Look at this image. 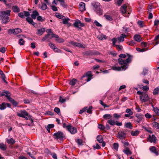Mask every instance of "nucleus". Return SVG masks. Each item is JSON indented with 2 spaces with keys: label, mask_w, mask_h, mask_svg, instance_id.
Masks as SVG:
<instances>
[{
  "label": "nucleus",
  "mask_w": 159,
  "mask_h": 159,
  "mask_svg": "<svg viewBox=\"0 0 159 159\" xmlns=\"http://www.w3.org/2000/svg\"><path fill=\"white\" fill-rule=\"evenodd\" d=\"M119 57L118 63L123 70H125L128 68V64L131 62L132 56L128 54H121L119 55Z\"/></svg>",
  "instance_id": "nucleus-1"
},
{
  "label": "nucleus",
  "mask_w": 159,
  "mask_h": 159,
  "mask_svg": "<svg viewBox=\"0 0 159 159\" xmlns=\"http://www.w3.org/2000/svg\"><path fill=\"white\" fill-rule=\"evenodd\" d=\"M11 10H8L0 12V20L2 24H6L9 22V16L10 15Z\"/></svg>",
  "instance_id": "nucleus-2"
},
{
  "label": "nucleus",
  "mask_w": 159,
  "mask_h": 159,
  "mask_svg": "<svg viewBox=\"0 0 159 159\" xmlns=\"http://www.w3.org/2000/svg\"><path fill=\"white\" fill-rule=\"evenodd\" d=\"M53 136L54 139H59L60 140L62 139L64 136V134L61 131H58L55 133Z\"/></svg>",
  "instance_id": "nucleus-3"
},
{
  "label": "nucleus",
  "mask_w": 159,
  "mask_h": 159,
  "mask_svg": "<svg viewBox=\"0 0 159 159\" xmlns=\"http://www.w3.org/2000/svg\"><path fill=\"white\" fill-rule=\"evenodd\" d=\"M22 31V30L19 28H16L14 29H10L8 30V33L9 34H17Z\"/></svg>",
  "instance_id": "nucleus-4"
},
{
  "label": "nucleus",
  "mask_w": 159,
  "mask_h": 159,
  "mask_svg": "<svg viewBox=\"0 0 159 159\" xmlns=\"http://www.w3.org/2000/svg\"><path fill=\"white\" fill-rule=\"evenodd\" d=\"M139 98L141 102H144L149 100V97L148 95L146 93H143L141 96H140Z\"/></svg>",
  "instance_id": "nucleus-5"
},
{
  "label": "nucleus",
  "mask_w": 159,
  "mask_h": 159,
  "mask_svg": "<svg viewBox=\"0 0 159 159\" xmlns=\"http://www.w3.org/2000/svg\"><path fill=\"white\" fill-rule=\"evenodd\" d=\"M28 113L25 110H21L16 113L17 115L20 117H25V116H28Z\"/></svg>",
  "instance_id": "nucleus-6"
},
{
  "label": "nucleus",
  "mask_w": 159,
  "mask_h": 159,
  "mask_svg": "<svg viewBox=\"0 0 159 159\" xmlns=\"http://www.w3.org/2000/svg\"><path fill=\"white\" fill-rule=\"evenodd\" d=\"M147 139L148 141L151 143H155L156 142L157 138L154 134H152V135H149Z\"/></svg>",
  "instance_id": "nucleus-7"
},
{
  "label": "nucleus",
  "mask_w": 159,
  "mask_h": 159,
  "mask_svg": "<svg viewBox=\"0 0 159 159\" xmlns=\"http://www.w3.org/2000/svg\"><path fill=\"white\" fill-rule=\"evenodd\" d=\"M74 26L78 28H80L84 26V24L82 23L79 20L76 21L74 23Z\"/></svg>",
  "instance_id": "nucleus-8"
},
{
  "label": "nucleus",
  "mask_w": 159,
  "mask_h": 159,
  "mask_svg": "<svg viewBox=\"0 0 159 159\" xmlns=\"http://www.w3.org/2000/svg\"><path fill=\"white\" fill-rule=\"evenodd\" d=\"M18 15L20 17L23 18L24 16H28L30 15V13L28 11H24L19 13Z\"/></svg>",
  "instance_id": "nucleus-9"
},
{
  "label": "nucleus",
  "mask_w": 159,
  "mask_h": 159,
  "mask_svg": "<svg viewBox=\"0 0 159 159\" xmlns=\"http://www.w3.org/2000/svg\"><path fill=\"white\" fill-rule=\"evenodd\" d=\"M68 130L72 134H74L77 132L76 129L73 126L70 125L69 127L68 128Z\"/></svg>",
  "instance_id": "nucleus-10"
},
{
  "label": "nucleus",
  "mask_w": 159,
  "mask_h": 159,
  "mask_svg": "<svg viewBox=\"0 0 159 159\" xmlns=\"http://www.w3.org/2000/svg\"><path fill=\"white\" fill-rule=\"evenodd\" d=\"M112 44L114 46H115L116 48L119 49L120 50H121L122 48V47L121 46L116 45V43L117 41V39L116 38H114L112 39Z\"/></svg>",
  "instance_id": "nucleus-11"
},
{
  "label": "nucleus",
  "mask_w": 159,
  "mask_h": 159,
  "mask_svg": "<svg viewBox=\"0 0 159 159\" xmlns=\"http://www.w3.org/2000/svg\"><path fill=\"white\" fill-rule=\"evenodd\" d=\"M48 45L52 49H53L55 52H61V51L55 46L54 44L50 42L48 43Z\"/></svg>",
  "instance_id": "nucleus-12"
},
{
  "label": "nucleus",
  "mask_w": 159,
  "mask_h": 159,
  "mask_svg": "<svg viewBox=\"0 0 159 159\" xmlns=\"http://www.w3.org/2000/svg\"><path fill=\"white\" fill-rule=\"evenodd\" d=\"M126 136V134L123 132H119L117 135V137L121 139H124Z\"/></svg>",
  "instance_id": "nucleus-13"
},
{
  "label": "nucleus",
  "mask_w": 159,
  "mask_h": 159,
  "mask_svg": "<svg viewBox=\"0 0 159 159\" xmlns=\"http://www.w3.org/2000/svg\"><path fill=\"white\" fill-rule=\"evenodd\" d=\"M79 9L81 11L85 10V4L82 2H80L79 5Z\"/></svg>",
  "instance_id": "nucleus-14"
},
{
  "label": "nucleus",
  "mask_w": 159,
  "mask_h": 159,
  "mask_svg": "<svg viewBox=\"0 0 159 159\" xmlns=\"http://www.w3.org/2000/svg\"><path fill=\"white\" fill-rule=\"evenodd\" d=\"M95 11L99 15L102 14V11L101 10L100 6H98L97 7H95Z\"/></svg>",
  "instance_id": "nucleus-15"
},
{
  "label": "nucleus",
  "mask_w": 159,
  "mask_h": 159,
  "mask_svg": "<svg viewBox=\"0 0 159 159\" xmlns=\"http://www.w3.org/2000/svg\"><path fill=\"white\" fill-rule=\"evenodd\" d=\"M127 6L126 5L124 4L120 7V9L122 14L123 15L126 13Z\"/></svg>",
  "instance_id": "nucleus-16"
},
{
  "label": "nucleus",
  "mask_w": 159,
  "mask_h": 159,
  "mask_svg": "<svg viewBox=\"0 0 159 159\" xmlns=\"http://www.w3.org/2000/svg\"><path fill=\"white\" fill-rule=\"evenodd\" d=\"M126 37V35L124 34H121L120 36L118 37L117 38V39L118 41V43H120V42H123L125 38Z\"/></svg>",
  "instance_id": "nucleus-17"
},
{
  "label": "nucleus",
  "mask_w": 159,
  "mask_h": 159,
  "mask_svg": "<svg viewBox=\"0 0 159 159\" xmlns=\"http://www.w3.org/2000/svg\"><path fill=\"white\" fill-rule=\"evenodd\" d=\"M70 43L71 44H72L73 46H75L78 47H80L82 48H84L81 43H79L75 42L73 41H71Z\"/></svg>",
  "instance_id": "nucleus-18"
},
{
  "label": "nucleus",
  "mask_w": 159,
  "mask_h": 159,
  "mask_svg": "<svg viewBox=\"0 0 159 159\" xmlns=\"http://www.w3.org/2000/svg\"><path fill=\"white\" fill-rule=\"evenodd\" d=\"M45 28H43L40 29H38L37 30V32L36 33V34H39V35H41L45 32Z\"/></svg>",
  "instance_id": "nucleus-19"
},
{
  "label": "nucleus",
  "mask_w": 159,
  "mask_h": 159,
  "mask_svg": "<svg viewBox=\"0 0 159 159\" xmlns=\"http://www.w3.org/2000/svg\"><path fill=\"white\" fill-rule=\"evenodd\" d=\"M10 93L8 91H5L2 92V93L1 94V96H5L7 98L10 96Z\"/></svg>",
  "instance_id": "nucleus-20"
},
{
  "label": "nucleus",
  "mask_w": 159,
  "mask_h": 159,
  "mask_svg": "<svg viewBox=\"0 0 159 159\" xmlns=\"http://www.w3.org/2000/svg\"><path fill=\"white\" fill-rule=\"evenodd\" d=\"M143 115L140 114H137L136 115V117L137 119L136 120L137 122L138 123H139L142 120L143 118Z\"/></svg>",
  "instance_id": "nucleus-21"
},
{
  "label": "nucleus",
  "mask_w": 159,
  "mask_h": 159,
  "mask_svg": "<svg viewBox=\"0 0 159 159\" xmlns=\"http://www.w3.org/2000/svg\"><path fill=\"white\" fill-rule=\"evenodd\" d=\"M0 75L1 76V78L2 79V80L5 83H7V82L5 80L6 79V77L5 76V74L0 69Z\"/></svg>",
  "instance_id": "nucleus-22"
},
{
  "label": "nucleus",
  "mask_w": 159,
  "mask_h": 159,
  "mask_svg": "<svg viewBox=\"0 0 159 159\" xmlns=\"http://www.w3.org/2000/svg\"><path fill=\"white\" fill-rule=\"evenodd\" d=\"M123 152L127 155H131L132 152L130 151L129 149L127 147L125 148V149L123 150Z\"/></svg>",
  "instance_id": "nucleus-23"
},
{
  "label": "nucleus",
  "mask_w": 159,
  "mask_h": 159,
  "mask_svg": "<svg viewBox=\"0 0 159 159\" xmlns=\"http://www.w3.org/2000/svg\"><path fill=\"white\" fill-rule=\"evenodd\" d=\"M39 15V13L36 11H35L33 12L32 14L31 15V17L33 19H35L36 17Z\"/></svg>",
  "instance_id": "nucleus-24"
},
{
  "label": "nucleus",
  "mask_w": 159,
  "mask_h": 159,
  "mask_svg": "<svg viewBox=\"0 0 159 159\" xmlns=\"http://www.w3.org/2000/svg\"><path fill=\"white\" fill-rule=\"evenodd\" d=\"M97 38L100 40L105 39L107 38L106 36L102 34H100L98 35Z\"/></svg>",
  "instance_id": "nucleus-25"
},
{
  "label": "nucleus",
  "mask_w": 159,
  "mask_h": 159,
  "mask_svg": "<svg viewBox=\"0 0 159 159\" xmlns=\"http://www.w3.org/2000/svg\"><path fill=\"white\" fill-rule=\"evenodd\" d=\"M150 150L151 151L155 153L157 155H158L159 154L158 152L157 151L156 148L152 146L150 148Z\"/></svg>",
  "instance_id": "nucleus-26"
},
{
  "label": "nucleus",
  "mask_w": 159,
  "mask_h": 159,
  "mask_svg": "<svg viewBox=\"0 0 159 159\" xmlns=\"http://www.w3.org/2000/svg\"><path fill=\"white\" fill-rule=\"evenodd\" d=\"M26 21L30 24L34 25L35 23L34 22L32 19L30 17H28L26 18Z\"/></svg>",
  "instance_id": "nucleus-27"
},
{
  "label": "nucleus",
  "mask_w": 159,
  "mask_h": 159,
  "mask_svg": "<svg viewBox=\"0 0 159 159\" xmlns=\"http://www.w3.org/2000/svg\"><path fill=\"white\" fill-rule=\"evenodd\" d=\"M134 39L136 41L138 42H140L141 41V37L138 34L135 35L134 37Z\"/></svg>",
  "instance_id": "nucleus-28"
},
{
  "label": "nucleus",
  "mask_w": 159,
  "mask_h": 159,
  "mask_svg": "<svg viewBox=\"0 0 159 159\" xmlns=\"http://www.w3.org/2000/svg\"><path fill=\"white\" fill-rule=\"evenodd\" d=\"M7 143L10 144H13L15 143V140L12 138L10 139H6Z\"/></svg>",
  "instance_id": "nucleus-29"
},
{
  "label": "nucleus",
  "mask_w": 159,
  "mask_h": 159,
  "mask_svg": "<svg viewBox=\"0 0 159 159\" xmlns=\"http://www.w3.org/2000/svg\"><path fill=\"white\" fill-rule=\"evenodd\" d=\"M63 21V23L64 24H68L69 26H70V25H69V23H68L69 21L70 20V19L68 18V17H64V18L62 19Z\"/></svg>",
  "instance_id": "nucleus-30"
},
{
  "label": "nucleus",
  "mask_w": 159,
  "mask_h": 159,
  "mask_svg": "<svg viewBox=\"0 0 159 159\" xmlns=\"http://www.w3.org/2000/svg\"><path fill=\"white\" fill-rule=\"evenodd\" d=\"M112 117V116L109 114H106L103 116V118L106 120H110Z\"/></svg>",
  "instance_id": "nucleus-31"
},
{
  "label": "nucleus",
  "mask_w": 159,
  "mask_h": 159,
  "mask_svg": "<svg viewBox=\"0 0 159 159\" xmlns=\"http://www.w3.org/2000/svg\"><path fill=\"white\" fill-rule=\"evenodd\" d=\"M143 128L148 132L151 134L152 133V132L151 130V128H150L148 126H143Z\"/></svg>",
  "instance_id": "nucleus-32"
},
{
  "label": "nucleus",
  "mask_w": 159,
  "mask_h": 159,
  "mask_svg": "<svg viewBox=\"0 0 159 159\" xmlns=\"http://www.w3.org/2000/svg\"><path fill=\"white\" fill-rule=\"evenodd\" d=\"M107 123L109 124L111 126H113L116 124V121L113 120L111 119L108 120L107 121Z\"/></svg>",
  "instance_id": "nucleus-33"
},
{
  "label": "nucleus",
  "mask_w": 159,
  "mask_h": 159,
  "mask_svg": "<svg viewBox=\"0 0 159 159\" xmlns=\"http://www.w3.org/2000/svg\"><path fill=\"white\" fill-rule=\"evenodd\" d=\"M0 148L3 151H5L7 148V146L3 143H0Z\"/></svg>",
  "instance_id": "nucleus-34"
},
{
  "label": "nucleus",
  "mask_w": 159,
  "mask_h": 159,
  "mask_svg": "<svg viewBox=\"0 0 159 159\" xmlns=\"http://www.w3.org/2000/svg\"><path fill=\"white\" fill-rule=\"evenodd\" d=\"M139 131L138 130H136V131H132L131 132V134L134 136H137L139 133Z\"/></svg>",
  "instance_id": "nucleus-35"
},
{
  "label": "nucleus",
  "mask_w": 159,
  "mask_h": 159,
  "mask_svg": "<svg viewBox=\"0 0 159 159\" xmlns=\"http://www.w3.org/2000/svg\"><path fill=\"white\" fill-rule=\"evenodd\" d=\"M6 108V103L3 102L0 104V110H2L5 109Z\"/></svg>",
  "instance_id": "nucleus-36"
},
{
  "label": "nucleus",
  "mask_w": 159,
  "mask_h": 159,
  "mask_svg": "<svg viewBox=\"0 0 159 159\" xmlns=\"http://www.w3.org/2000/svg\"><path fill=\"white\" fill-rule=\"evenodd\" d=\"M97 139L100 143H101L103 141L102 137L101 135H98L97 137Z\"/></svg>",
  "instance_id": "nucleus-37"
},
{
  "label": "nucleus",
  "mask_w": 159,
  "mask_h": 159,
  "mask_svg": "<svg viewBox=\"0 0 159 159\" xmlns=\"http://www.w3.org/2000/svg\"><path fill=\"white\" fill-rule=\"evenodd\" d=\"M12 9L14 12H18L20 11V9L17 6H13L12 7Z\"/></svg>",
  "instance_id": "nucleus-38"
},
{
  "label": "nucleus",
  "mask_w": 159,
  "mask_h": 159,
  "mask_svg": "<svg viewBox=\"0 0 159 159\" xmlns=\"http://www.w3.org/2000/svg\"><path fill=\"white\" fill-rule=\"evenodd\" d=\"M112 69L113 70H116V71H120V70H121V69L122 70H123L121 66V67H119V66H113L112 67Z\"/></svg>",
  "instance_id": "nucleus-39"
},
{
  "label": "nucleus",
  "mask_w": 159,
  "mask_h": 159,
  "mask_svg": "<svg viewBox=\"0 0 159 159\" xmlns=\"http://www.w3.org/2000/svg\"><path fill=\"white\" fill-rule=\"evenodd\" d=\"M159 91V87H157L155 88L153 92V94L154 95H157L158 93V92Z\"/></svg>",
  "instance_id": "nucleus-40"
},
{
  "label": "nucleus",
  "mask_w": 159,
  "mask_h": 159,
  "mask_svg": "<svg viewBox=\"0 0 159 159\" xmlns=\"http://www.w3.org/2000/svg\"><path fill=\"white\" fill-rule=\"evenodd\" d=\"M54 127V125L53 124H49L48 125L47 127H46L48 131L50 132V129L51 128H52Z\"/></svg>",
  "instance_id": "nucleus-41"
},
{
  "label": "nucleus",
  "mask_w": 159,
  "mask_h": 159,
  "mask_svg": "<svg viewBox=\"0 0 159 159\" xmlns=\"http://www.w3.org/2000/svg\"><path fill=\"white\" fill-rule=\"evenodd\" d=\"M152 124L153 127L157 129H159V124L157 122L154 121L152 122Z\"/></svg>",
  "instance_id": "nucleus-42"
},
{
  "label": "nucleus",
  "mask_w": 159,
  "mask_h": 159,
  "mask_svg": "<svg viewBox=\"0 0 159 159\" xmlns=\"http://www.w3.org/2000/svg\"><path fill=\"white\" fill-rule=\"evenodd\" d=\"M87 76L88 77V79H87V81L89 82V81L91 79V78L92 77V75L91 74H87L85 75H84L82 77V78H83L85 76Z\"/></svg>",
  "instance_id": "nucleus-43"
},
{
  "label": "nucleus",
  "mask_w": 159,
  "mask_h": 159,
  "mask_svg": "<svg viewBox=\"0 0 159 159\" xmlns=\"http://www.w3.org/2000/svg\"><path fill=\"white\" fill-rule=\"evenodd\" d=\"M77 82V80L75 79L72 80L69 83V84L72 86H74Z\"/></svg>",
  "instance_id": "nucleus-44"
},
{
  "label": "nucleus",
  "mask_w": 159,
  "mask_h": 159,
  "mask_svg": "<svg viewBox=\"0 0 159 159\" xmlns=\"http://www.w3.org/2000/svg\"><path fill=\"white\" fill-rule=\"evenodd\" d=\"M153 110L156 115L159 116V110L157 107H153Z\"/></svg>",
  "instance_id": "nucleus-45"
},
{
  "label": "nucleus",
  "mask_w": 159,
  "mask_h": 159,
  "mask_svg": "<svg viewBox=\"0 0 159 159\" xmlns=\"http://www.w3.org/2000/svg\"><path fill=\"white\" fill-rule=\"evenodd\" d=\"M47 7L46 4L44 3H42V6L41 7V8L43 10H45L47 9Z\"/></svg>",
  "instance_id": "nucleus-46"
},
{
  "label": "nucleus",
  "mask_w": 159,
  "mask_h": 159,
  "mask_svg": "<svg viewBox=\"0 0 159 159\" xmlns=\"http://www.w3.org/2000/svg\"><path fill=\"white\" fill-rule=\"evenodd\" d=\"M125 126L126 127L129 128L130 129H131L132 128V125L131 123L130 122L125 123Z\"/></svg>",
  "instance_id": "nucleus-47"
},
{
  "label": "nucleus",
  "mask_w": 159,
  "mask_h": 159,
  "mask_svg": "<svg viewBox=\"0 0 159 159\" xmlns=\"http://www.w3.org/2000/svg\"><path fill=\"white\" fill-rule=\"evenodd\" d=\"M119 147V145L117 143H114L113 145V148L116 150H117Z\"/></svg>",
  "instance_id": "nucleus-48"
},
{
  "label": "nucleus",
  "mask_w": 159,
  "mask_h": 159,
  "mask_svg": "<svg viewBox=\"0 0 159 159\" xmlns=\"http://www.w3.org/2000/svg\"><path fill=\"white\" fill-rule=\"evenodd\" d=\"M56 41L58 43H62L64 41L63 39L59 38L56 39Z\"/></svg>",
  "instance_id": "nucleus-49"
},
{
  "label": "nucleus",
  "mask_w": 159,
  "mask_h": 159,
  "mask_svg": "<svg viewBox=\"0 0 159 159\" xmlns=\"http://www.w3.org/2000/svg\"><path fill=\"white\" fill-rule=\"evenodd\" d=\"M98 128L101 130H103L105 129V127L102 124H99Z\"/></svg>",
  "instance_id": "nucleus-50"
},
{
  "label": "nucleus",
  "mask_w": 159,
  "mask_h": 159,
  "mask_svg": "<svg viewBox=\"0 0 159 159\" xmlns=\"http://www.w3.org/2000/svg\"><path fill=\"white\" fill-rule=\"evenodd\" d=\"M56 16L57 18H59L60 19H61L62 20L64 18V17H65L64 16L61 15L60 14H58L57 15H56Z\"/></svg>",
  "instance_id": "nucleus-51"
},
{
  "label": "nucleus",
  "mask_w": 159,
  "mask_h": 159,
  "mask_svg": "<svg viewBox=\"0 0 159 159\" xmlns=\"http://www.w3.org/2000/svg\"><path fill=\"white\" fill-rule=\"evenodd\" d=\"M50 35V34H48L46 35H45L44 37L42 39V41H44L48 39V37Z\"/></svg>",
  "instance_id": "nucleus-52"
},
{
  "label": "nucleus",
  "mask_w": 159,
  "mask_h": 159,
  "mask_svg": "<svg viewBox=\"0 0 159 159\" xmlns=\"http://www.w3.org/2000/svg\"><path fill=\"white\" fill-rule=\"evenodd\" d=\"M104 16H105V18H106V19H107V20H108L110 21H111L112 20V18L109 15H105Z\"/></svg>",
  "instance_id": "nucleus-53"
},
{
  "label": "nucleus",
  "mask_w": 159,
  "mask_h": 159,
  "mask_svg": "<svg viewBox=\"0 0 159 159\" xmlns=\"http://www.w3.org/2000/svg\"><path fill=\"white\" fill-rule=\"evenodd\" d=\"M125 112L129 114V115H132L133 114V112L131 111L130 109L128 108L126 109Z\"/></svg>",
  "instance_id": "nucleus-54"
},
{
  "label": "nucleus",
  "mask_w": 159,
  "mask_h": 159,
  "mask_svg": "<svg viewBox=\"0 0 159 159\" xmlns=\"http://www.w3.org/2000/svg\"><path fill=\"white\" fill-rule=\"evenodd\" d=\"M54 111L56 112L57 114H59L60 113V110L59 108L58 107H55L54 109Z\"/></svg>",
  "instance_id": "nucleus-55"
},
{
  "label": "nucleus",
  "mask_w": 159,
  "mask_h": 159,
  "mask_svg": "<svg viewBox=\"0 0 159 159\" xmlns=\"http://www.w3.org/2000/svg\"><path fill=\"white\" fill-rule=\"evenodd\" d=\"M93 147L94 148L97 149H99L101 148L100 146L97 143L95 145H93Z\"/></svg>",
  "instance_id": "nucleus-56"
},
{
  "label": "nucleus",
  "mask_w": 159,
  "mask_h": 159,
  "mask_svg": "<svg viewBox=\"0 0 159 159\" xmlns=\"http://www.w3.org/2000/svg\"><path fill=\"white\" fill-rule=\"evenodd\" d=\"M76 142L78 145H81L82 144L83 141L82 139H79L77 140Z\"/></svg>",
  "instance_id": "nucleus-57"
},
{
  "label": "nucleus",
  "mask_w": 159,
  "mask_h": 159,
  "mask_svg": "<svg viewBox=\"0 0 159 159\" xmlns=\"http://www.w3.org/2000/svg\"><path fill=\"white\" fill-rule=\"evenodd\" d=\"M25 43V41L22 39H20L19 42V44L20 45H23Z\"/></svg>",
  "instance_id": "nucleus-58"
},
{
  "label": "nucleus",
  "mask_w": 159,
  "mask_h": 159,
  "mask_svg": "<svg viewBox=\"0 0 159 159\" xmlns=\"http://www.w3.org/2000/svg\"><path fill=\"white\" fill-rule=\"evenodd\" d=\"M114 117L116 119H118L121 116L120 115H118L117 113H114L113 114Z\"/></svg>",
  "instance_id": "nucleus-59"
},
{
  "label": "nucleus",
  "mask_w": 159,
  "mask_h": 159,
  "mask_svg": "<svg viewBox=\"0 0 159 159\" xmlns=\"http://www.w3.org/2000/svg\"><path fill=\"white\" fill-rule=\"evenodd\" d=\"M66 101V99L63 98L62 97H60L59 98V102H61V103H63L65 102Z\"/></svg>",
  "instance_id": "nucleus-60"
},
{
  "label": "nucleus",
  "mask_w": 159,
  "mask_h": 159,
  "mask_svg": "<svg viewBox=\"0 0 159 159\" xmlns=\"http://www.w3.org/2000/svg\"><path fill=\"white\" fill-rule=\"evenodd\" d=\"M37 20L39 21H43L44 20V19H43V17L41 16H38L37 17Z\"/></svg>",
  "instance_id": "nucleus-61"
},
{
  "label": "nucleus",
  "mask_w": 159,
  "mask_h": 159,
  "mask_svg": "<svg viewBox=\"0 0 159 159\" xmlns=\"http://www.w3.org/2000/svg\"><path fill=\"white\" fill-rule=\"evenodd\" d=\"M121 142L123 144L124 146L126 148V146H127L129 144V143L128 142L122 141H121Z\"/></svg>",
  "instance_id": "nucleus-62"
},
{
  "label": "nucleus",
  "mask_w": 159,
  "mask_h": 159,
  "mask_svg": "<svg viewBox=\"0 0 159 159\" xmlns=\"http://www.w3.org/2000/svg\"><path fill=\"white\" fill-rule=\"evenodd\" d=\"M25 118L26 120H28L29 119H31V116L29 115L28 113V116H25Z\"/></svg>",
  "instance_id": "nucleus-63"
},
{
  "label": "nucleus",
  "mask_w": 159,
  "mask_h": 159,
  "mask_svg": "<svg viewBox=\"0 0 159 159\" xmlns=\"http://www.w3.org/2000/svg\"><path fill=\"white\" fill-rule=\"evenodd\" d=\"M87 107H84V108L82 109V110H81L80 111H79V113L80 114H82L85 111L86 109H87Z\"/></svg>",
  "instance_id": "nucleus-64"
}]
</instances>
